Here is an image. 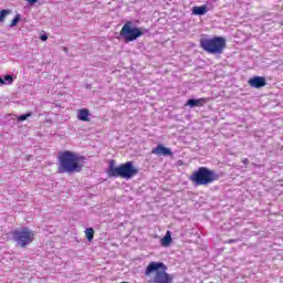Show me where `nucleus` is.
<instances>
[{
	"instance_id": "6",
	"label": "nucleus",
	"mask_w": 283,
	"mask_h": 283,
	"mask_svg": "<svg viewBox=\"0 0 283 283\" xmlns=\"http://www.w3.org/2000/svg\"><path fill=\"white\" fill-rule=\"evenodd\" d=\"M13 240L17 242L18 247L25 249L28 244L34 242V232L28 228H22L21 230H14L12 232Z\"/></svg>"
},
{
	"instance_id": "12",
	"label": "nucleus",
	"mask_w": 283,
	"mask_h": 283,
	"mask_svg": "<svg viewBox=\"0 0 283 283\" xmlns=\"http://www.w3.org/2000/svg\"><path fill=\"white\" fill-rule=\"evenodd\" d=\"M207 12H209V9H207V6H199V7H193L192 8V14H195L197 17H202Z\"/></svg>"
},
{
	"instance_id": "7",
	"label": "nucleus",
	"mask_w": 283,
	"mask_h": 283,
	"mask_svg": "<svg viewBox=\"0 0 283 283\" xmlns=\"http://www.w3.org/2000/svg\"><path fill=\"white\" fill-rule=\"evenodd\" d=\"M120 36L126 41V43H132V41H136V39H139V36H143V30L140 28L134 27L133 21H127L120 32Z\"/></svg>"
},
{
	"instance_id": "21",
	"label": "nucleus",
	"mask_w": 283,
	"mask_h": 283,
	"mask_svg": "<svg viewBox=\"0 0 283 283\" xmlns=\"http://www.w3.org/2000/svg\"><path fill=\"white\" fill-rule=\"evenodd\" d=\"M40 39H41V41H48V35H45V34H44V35H41Z\"/></svg>"
},
{
	"instance_id": "15",
	"label": "nucleus",
	"mask_w": 283,
	"mask_h": 283,
	"mask_svg": "<svg viewBox=\"0 0 283 283\" xmlns=\"http://www.w3.org/2000/svg\"><path fill=\"white\" fill-rule=\"evenodd\" d=\"M10 10L3 9L0 11V23H3L6 21V17L10 14Z\"/></svg>"
},
{
	"instance_id": "9",
	"label": "nucleus",
	"mask_w": 283,
	"mask_h": 283,
	"mask_svg": "<svg viewBox=\"0 0 283 283\" xmlns=\"http://www.w3.org/2000/svg\"><path fill=\"white\" fill-rule=\"evenodd\" d=\"M151 154H155V156H174L171 149L165 147L163 144H159L155 148H153Z\"/></svg>"
},
{
	"instance_id": "13",
	"label": "nucleus",
	"mask_w": 283,
	"mask_h": 283,
	"mask_svg": "<svg viewBox=\"0 0 283 283\" xmlns=\"http://www.w3.org/2000/svg\"><path fill=\"white\" fill-rule=\"evenodd\" d=\"M171 242V231H167L165 237L161 239V247H169Z\"/></svg>"
},
{
	"instance_id": "18",
	"label": "nucleus",
	"mask_w": 283,
	"mask_h": 283,
	"mask_svg": "<svg viewBox=\"0 0 283 283\" xmlns=\"http://www.w3.org/2000/svg\"><path fill=\"white\" fill-rule=\"evenodd\" d=\"M2 81H4V82L8 81L9 84L12 85L14 78L12 77V75H6V76L2 78Z\"/></svg>"
},
{
	"instance_id": "19",
	"label": "nucleus",
	"mask_w": 283,
	"mask_h": 283,
	"mask_svg": "<svg viewBox=\"0 0 283 283\" xmlns=\"http://www.w3.org/2000/svg\"><path fill=\"white\" fill-rule=\"evenodd\" d=\"M28 1V3H30L31 6H34V3H38L39 2V0H27Z\"/></svg>"
},
{
	"instance_id": "4",
	"label": "nucleus",
	"mask_w": 283,
	"mask_h": 283,
	"mask_svg": "<svg viewBox=\"0 0 283 283\" xmlns=\"http://www.w3.org/2000/svg\"><path fill=\"white\" fill-rule=\"evenodd\" d=\"M189 180L192 185H196V187H207L208 185H213V182L220 180V176L208 167H199L191 172Z\"/></svg>"
},
{
	"instance_id": "22",
	"label": "nucleus",
	"mask_w": 283,
	"mask_h": 283,
	"mask_svg": "<svg viewBox=\"0 0 283 283\" xmlns=\"http://www.w3.org/2000/svg\"><path fill=\"white\" fill-rule=\"evenodd\" d=\"M0 85H6V82L3 81V78L0 76Z\"/></svg>"
},
{
	"instance_id": "14",
	"label": "nucleus",
	"mask_w": 283,
	"mask_h": 283,
	"mask_svg": "<svg viewBox=\"0 0 283 283\" xmlns=\"http://www.w3.org/2000/svg\"><path fill=\"white\" fill-rule=\"evenodd\" d=\"M85 237L88 240V242H92L94 240V229L93 228H87L85 230Z\"/></svg>"
},
{
	"instance_id": "16",
	"label": "nucleus",
	"mask_w": 283,
	"mask_h": 283,
	"mask_svg": "<svg viewBox=\"0 0 283 283\" xmlns=\"http://www.w3.org/2000/svg\"><path fill=\"white\" fill-rule=\"evenodd\" d=\"M19 21H21V15H15L14 19L11 21L10 23V28H14V25H17L19 23Z\"/></svg>"
},
{
	"instance_id": "20",
	"label": "nucleus",
	"mask_w": 283,
	"mask_h": 283,
	"mask_svg": "<svg viewBox=\"0 0 283 283\" xmlns=\"http://www.w3.org/2000/svg\"><path fill=\"white\" fill-rule=\"evenodd\" d=\"M234 242H238V240H235V239H230V240L228 241V244H234Z\"/></svg>"
},
{
	"instance_id": "17",
	"label": "nucleus",
	"mask_w": 283,
	"mask_h": 283,
	"mask_svg": "<svg viewBox=\"0 0 283 283\" xmlns=\"http://www.w3.org/2000/svg\"><path fill=\"white\" fill-rule=\"evenodd\" d=\"M30 116H32V114H30V113H28L25 115H20L18 117V120H20V122L28 120V118H30Z\"/></svg>"
},
{
	"instance_id": "10",
	"label": "nucleus",
	"mask_w": 283,
	"mask_h": 283,
	"mask_svg": "<svg viewBox=\"0 0 283 283\" xmlns=\"http://www.w3.org/2000/svg\"><path fill=\"white\" fill-rule=\"evenodd\" d=\"M205 103H207V98L201 97L199 99L190 98L188 99L186 105H189L190 107H203Z\"/></svg>"
},
{
	"instance_id": "3",
	"label": "nucleus",
	"mask_w": 283,
	"mask_h": 283,
	"mask_svg": "<svg viewBox=\"0 0 283 283\" xmlns=\"http://www.w3.org/2000/svg\"><path fill=\"white\" fill-rule=\"evenodd\" d=\"M199 45L207 54H224V50H227V39L218 35L212 38L201 35Z\"/></svg>"
},
{
	"instance_id": "5",
	"label": "nucleus",
	"mask_w": 283,
	"mask_h": 283,
	"mask_svg": "<svg viewBox=\"0 0 283 283\" xmlns=\"http://www.w3.org/2000/svg\"><path fill=\"white\" fill-rule=\"evenodd\" d=\"M151 273H155L154 279L150 282L154 283H172L174 275L167 273V265L163 262H150L146 270L145 276L151 277Z\"/></svg>"
},
{
	"instance_id": "1",
	"label": "nucleus",
	"mask_w": 283,
	"mask_h": 283,
	"mask_svg": "<svg viewBox=\"0 0 283 283\" xmlns=\"http://www.w3.org/2000/svg\"><path fill=\"white\" fill-rule=\"evenodd\" d=\"M59 174H80L85 165V157L74 151L64 150L59 154Z\"/></svg>"
},
{
	"instance_id": "8",
	"label": "nucleus",
	"mask_w": 283,
	"mask_h": 283,
	"mask_svg": "<svg viewBox=\"0 0 283 283\" xmlns=\"http://www.w3.org/2000/svg\"><path fill=\"white\" fill-rule=\"evenodd\" d=\"M250 87H254L255 90H260L261 87H265L266 77L263 76H254L248 81Z\"/></svg>"
},
{
	"instance_id": "2",
	"label": "nucleus",
	"mask_w": 283,
	"mask_h": 283,
	"mask_svg": "<svg viewBox=\"0 0 283 283\" xmlns=\"http://www.w3.org/2000/svg\"><path fill=\"white\" fill-rule=\"evenodd\" d=\"M108 178H123L124 180H132L134 176H138V168L134 166V161H126L116 166V160L108 161V169L106 171Z\"/></svg>"
},
{
	"instance_id": "11",
	"label": "nucleus",
	"mask_w": 283,
	"mask_h": 283,
	"mask_svg": "<svg viewBox=\"0 0 283 283\" xmlns=\"http://www.w3.org/2000/svg\"><path fill=\"white\" fill-rule=\"evenodd\" d=\"M77 119L83 120L84 123L90 122V109L81 108L77 111Z\"/></svg>"
}]
</instances>
